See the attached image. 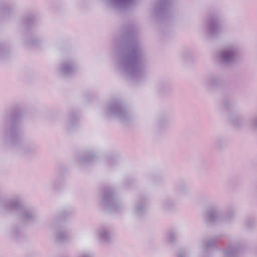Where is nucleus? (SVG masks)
I'll return each instance as SVG.
<instances>
[{"mask_svg":"<svg viewBox=\"0 0 257 257\" xmlns=\"http://www.w3.org/2000/svg\"><path fill=\"white\" fill-rule=\"evenodd\" d=\"M104 113L106 116L114 117L123 123H126L132 117L124 104L119 100L109 102L104 110Z\"/></svg>","mask_w":257,"mask_h":257,"instance_id":"3","label":"nucleus"},{"mask_svg":"<svg viewBox=\"0 0 257 257\" xmlns=\"http://www.w3.org/2000/svg\"><path fill=\"white\" fill-rule=\"evenodd\" d=\"M73 120H72V121H71V124H70L71 125H73Z\"/></svg>","mask_w":257,"mask_h":257,"instance_id":"31","label":"nucleus"},{"mask_svg":"<svg viewBox=\"0 0 257 257\" xmlns=\"http://www.w3.org/2000/svg\"><path fill=\"white\" fill-rule=\"evenodd\" d=\"M6 136L10 144H19L21 141V118L18 114L11 116L7 124Z\"/></svg>","mask_w":257,"mask_h":257,"instance_id":"4","label":"nucleus"},{"mask_svg":"<svg viewBox=\"0 0 257 257\" xmlns=\"http://www.w3.org/2000/svg\"><path fill=\"white\" fill-rule=\"evenodd\" d=\"M55 236L57 241H65L69 238V231L65 227H60L56 231Z\"/></svg>","mask_w":257,"mask_h":257,"instance_id":"13","label":"nucleus"},{"mask_svg":"<svg viewBox=\"0 0 257 257\" xmlns=\"http://www.w3.org/2000/svg\"><path fill=\"white\" fill-rule=\"evenodd\" d=\"M169 0H161L155 9L156 13L164 12L169 6Z\"/></svg>","mask_w":257,"mask_h":257,"instance_id":"16","label":"nucleus"},{"mask_svg":"<svg viewBox=\"0 0 257 257\" xmlns=\"http://www.w3.org/2000/svg\"><path fill=\"white\" fill-rule=\"evenodd\" d=\"M179 190L180 192L184 193V192H185V191L187 190V188L185 186H180L179 187Z\"/></svg>","mask_w":257,"mask_h":257,"instance_id":"26","label":"nucleus"},{"mask_svg":"<svg viewBox=\"0 0 257 257\" xmlns=\"http://www.w3.org/2000/svg\"><path fill=\"white\" fill-rule=\"evenodd\" d=\"M246 225L247 227H251L254 224V221L253 219L249 218L245 221Z\"/></svg>","mask_w":257,"mask_h":257,"instance_id":"25","label":"nucleus"},{"mask_svg":"<svg viewBox=\"0 0 257 257\" xmlns=\"http://www.w3.org/2000/svg\"><path fill=\"white\" fill-rule=\"evenodd\" d=\"M208 82L210 85H214L216 84L217 81V78L216 76L210 75L208 78Z\"/></svg>","mask_w":257,"mask_h":257,"instance_id":"21","label":"nucleus"},{"mask_svg":"<svg viewBox=\"0 0 257 257\" xmlns=\"http://www.w3.org/2000/svg\"><path fill=\"white\" fill-rule=\"evenodd\" d=\"M95 236L98 240L109 242L111 240V234L108 227L101 226L95 231Z\"/></svg>","mask_w":257,"mask_h":257,"instance_id":"10","label":"nucleus"},{"mask_svg":"<svg viewBox=\"0 0 257 257\" xmlns=\"http://www.w3.org/2000/svg\"><path fill=\"white\" fill-rule=\"evenodd\" d=\"M96 156L92 152L81 154L79 158L80 162L83 164H90L95 161Z\"/></svg>","mask_w":257,"mask_h":257,"instance_id":"15","label":"nucleus"},{"mask_svg":"<svg viewBox=\"0 0 257 257\" xmlns=\"http://www.w3.org/2000/svg\"><path fill=\"white\" fill-rule=\"evenodd\" d=\"M136 0H106L108 4L114 8H118L135 3Z\"/></svg>","mask_w":257,"mask_h":257,"instance_id":"14","label":"nucleus"},{"mask_svg":"<svg viewBox=\"0 0 257 257\" xmlns=\"http://www.w3.org/2000/svg\"><path fill=\"white\" fill-rule=\"evenodd\" d=\"M147 210V200L141 198L137 200L133 210V214L137 217L143 216Z\"/></svg>","mask_w":257,"mask_h":257,"instance_id":"11","label":"nucleus"},{"mask_svg":"<svg viewBox=\"0 0 257 257\" xmlns=\"http://www.w3.org/2000/svg\"><path fill=\"white\" fill-rule=\"evenodd\" d=\"M78 257H93L92 254L91 252L88 251H83L80 252Z\"/></svg>","mask_w":257,"mask_h":257,"instance_id":"24","label":"nucleus"},{"mask_svg":"<svg viewBox=\"0 0 257 257\" xmlns=\"http://www.w3.org/2000/svg\"><path fill=\"white\" fill-rule=\"evenodd\" d=\"M233 214L225 217H221L217 207L208 209L203 214V219L206 223H214L219 221H228L233 217Z\"/></svg>","mask_w":257,"mask_h":257,"instance_id":"8","label":"nucleus"},{"mask_svg":"<svg viewBox=\"0 0 257 257\" xmlns=\"http://www.w3.org/2000/svg\"><path fill=\"white\" fill-rule=\"evenodd\" d=\"M176 239V233L174 232L170 231L168 233L167 240L170 243L174 242Z\"/></svg>","mask_w":257,"mask_h":257,"instance_id":"20","label":"nucleus"},{"mask_svg":"<svg viewBox=\"0 0 257 257\" xmlns=\"http://www.w3.org/2000/svg\"><path fill=\"white\" fill-rule=\"evenodd\" d=\"M167 117H161L159 119L158 125L160 127H162L167 123Z\"/></svg>","mask_w":257,"mask_h":257,"instance_id":"22","label":"nucleus"},{"mask_svg":"<svg viewBox=\"0 0 257 257\" xmlns=\"http://www.w3.org/2000/svg\"><path fill=\"white\" fill-rule=\"evenodd\" d=\"M160 89H163V85H160Z\"/></svg>","mask_w":257,"mask_h":257,"instance_id":"30","label":"nucleus"},{"mask_svg":"<svg viewBox=\"0 0 257 257\" xmlns=\"http://www.w3.org/2000/svg\"><path fill=\"white\" fill-rule=\"evenodd\" d=\"M39 42V40L37 39H30L27 41H26V44L29 47H34L36 46L38 43Z\"/></svg>","mask_w":257,"mask_h":257,"instance_id":"19","label":"nucleus"},{"mask_svg":"<svg viewBox=\"0 0 257 257\" xmlns=\"http://www.w3.org/2000/svg\"><path fill=\"white\" fill-rule=\"evenodd\" d=\"M1 212L4 214L18 213L26 222L35 221L38 217L36 210L23 204L19 197L3 200L1 204Z\"/></svg>","mask_w":257,"mask_h":257,"instance_id":"2","label":"nucleus"},{"mask_svg":"<svg viewBox=\"0 0 257 257\" xmlns=\"http://www.w3.org/2000/svg\"><path fill=\"white\" fill-rule=\"evenodd\" d=\"M247 123L251 127L257 129V116L254 118L249 120Z\"/></svg>","mask_w":257,"mask_h":257,"instance_id":"23","label":"nucleus"},{"mask_svg":"<svg viewBox=\"0 0 257 257\" xmlns=\"http://www.w3.org/2000/svg\"><path fill=\"white\" fill-rule=\"evenodd\" d=\"M241 120H240L239 121H236L235 120H232V123L234 124V125H241L243 124V123H242V122H241Z\"/></svg>","mask_w":257,"mask_h":257,"instance_id":"27","label":"nucleus"},{"mask_svg":"<svg viewBox=\"0 0 257 257\" xmlns=\"http://www.w3.org/2000/svg\"><path fill=\"white\" fill-rule=\"evenodd\" d=\"M174 203V201L172 200H164L161 203V206L163 209L169 210L172 207Z\"/></svg>","mask_w":257,"mask_h":257,"instance_id":"17","label":"nucleus"},{"mask_svg":"<svg viewBox=\"0 0 257 257\" xmlns=\"http://www.w3.org/2000/svg\"><path fill=\"white\" fill-rule=\"evenodd\" d=\"M28 21H31V19H28Z\"/></svg>","mask_w":257,"mask_h":257,"instance_id":"32","label":"nucleus"},{"mask_svg":"<svg viewBox=\"0 0 257 257\" xmlns=\"http://www.w3.org/2000/svg\"><path fill=\"white\" fill-rule=\"evenodd\" d=\"M240 249V246L238 243H231L223 251V257H237Z\"/></svg>","mask_w":257,"mask_h":257,"instance_id":"12","label":"nucleus"},{"mask_svg":"<svg viewBox=\"0 0 257 257\" xmlns=\"http://www.w3.org/2000/svg\"><path fill=\"white\" fill-rule=\"evenodd\" d=\"M186 253L183 251H180L178 254V257H186Z\"/></svg>","mask_w":257,"mask_h":257,"instance_id":"28","label":"nucleus"},{"mask_svg":"<svg viewBox=\"0 0 257 257\" xmlns=\"http://www.w3.org/2000/svg\"><path fill=\"white\" fill-rule=\"evenodd\" d=\"M167 86H167V85H165V88H167Z\"/></svg>","mask_w":257,"mask_h":257,"instance_id":"33","label":"nucleus"},{"mask_svg":"<svg viewBox=\"0 0 257 257\" xmlns=\"http://www.w3.org/2000/svg\"><path fill=\"white\" fill-rule=\"evenodd\" d=\"M206 29L210 37H215L220 34L223 30L219 18L215 16H210L206 23Z\"/></svg>","mask_w":257,"mask_h":257,"instance_id":"7","label":"nucleus"},{"mask_svg":"<svg viewBox=\"0 0 257 257\" xmlns=\"http://www.w3.org/2000/svg\"><path fill=\"white\" fill-rule=\"evenodd\" d=\"M238 48L236 45H229L223 48L218 54L219 61L224 64H230L237 59Z\"/></svg>","mask_w":257,"mask_h":257,"instance_id":"6","label":"nucleus"},{"mask_svg":"<svg viewBox=\"0 0 257 257\" xmlns=\"http://www.w3.org/2000/svg\"><path fill=\"white\" fill-rule=\"evenodd\" d=\"M101 197L103 205L108 210L119 212L122 210L123 205L120 200L115 196L111 189L104 190Z\"/></svg>","mask_w":257,"mask_h":257,"instance_id":"5","label":"nucleus"},{"mask_svg":"<svg viewBox=\"0 0 257 257\" xmlns=\"http://www.w3.org/2000/svg\"><path fill=\"white\" fill-rule=\"evenodd\" d=\"M146 53L132 29L126 31L118 41L115 63L117 69L131 79L140 80L146 75Z\"/></svg>","mask_w":257,"mask_h":257,"instance_id":"1","label":"nucleus"},{"mask_svg":"<svg viewBox=\"0 0 257 257\" xmlns=\"http://www.w3.org/2000/svg\"><path fill=\"white\" fill-rule=\"evenodd\" d=\"M3 53V47H0V54H2Z\"/></svg>","mask_w":257,"mask_h":257,"instance_id":"29","label":"nucleus"},{"mask_svg":"<svg viewBox=\"0 0 257 257\" xmlns=\"http://www.w3.org/2000/svg\"><path fill=\"white\" fill-rule=\"evenodd\" d=\"M215 244L214 240H211L205 243L203 247V251H205L206 250H209L212 248Z\"/></svg>","mask_w":257,"mask_h":257,"instance_id":"18","label":"nucleus"},{"mask_svg":"<svg viewBox=\"0 0 257 257\" xmlns=\"http://www.w3.org/2000/svg\"><path fill=\"white\" fill-rule=\"evenodd\" d=\"M77 68L76 61L72 58H69L60 64L59 71L62 76H69L75 73Z\"/></svg>","mask_w":257,"mask_h":257,"instance_id":"9","label":"nucleus"}]
</instances>
